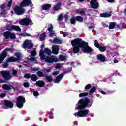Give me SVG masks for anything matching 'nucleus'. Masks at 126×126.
Masks as SVG:
<instances>
[{
    "label": "nucleus",
    "mask_w": 126,
    "mask_h": 126,
    "mask_svg": "<svg viewBox=\"0 0 126 126\" xmlns=\"http://www.w3.org/2000/svg\"><path fill=\"white\" fill-rule=\"evenodd\" d=\"M91 106H92V102L90 101V99L87 97L81 99L77 103V107H75V110H79L80 111L74 113L75 117L81 118L83 116H86L89 113V110L84 109L86 108H90Z\"/></svg>",
    "instance_id": "1"
},
{
    "label": "nucleus",
    "mask_w": 126,
    "mask_h": 126,
    "mask_svg": "<svg viewBox=\"0 0 126 126\" xmlns=\"http://www.w3.org/2000/svg\"><path fill=\"white\" fill-rule=\"evenodd\" d=\"M71 44L72 46V51L74 54H77L79 53L80 51V48L81 49V38H75L71 41Z\"/></svg>",
    "instance_id": "2"
},
{
    "label": "nucleus",
    "mask_w": 126,
    "mask_h": 126,
    "mask_svg": "<svg viewBox=\"0 0 126 126\" xmlns=\"http://www.w3.org/2000/svg\"><path fill=\"white\" fill-rule=\"evenodd\" d=\"M0 73L4 79V80L0 79V83H6L7 81H9L11 79V75H10L9 71L2 70L0 72Z\"/></svg>",
    "instance_id": "3"
},
{
    "label": "nucleus",
    "mask_w": 126,
    "mask_h": 126,
    "mask_svg": "<svg viewBox=\"0 0 126 126\" xmlns=\"http://www.w3.org/2000/svg\"><path fill=\"white\" fill-rule=\"evenodd\" d=\"M81 49L82 51L83 52V53H85V54H89L91 53H92L93 52V49L91 48L89 45L88 43L85 42L84 40H82V39L81 38Z\"/></svg>",
    "instance_id": "4"
},
{
    "label": "nucleus",
    "mask_w": 126,
    "mask_h": 126,
    "mask_svg": "<svg viewBox=\"0 0 126 126\" xmlns=\"http://www.w3.org/2000/svg\"><path fill=\"white\" fill-rule=\"evenodd\" d=\"M25 98L20 95L17 98L16 105L19 109H22L23 108V104H25Z\"/></svg>",
    "instance_id": "5"
},
{
    "label": "nucleus",
    "mask_w": 126,
    "mask_h": 126,
    "mask_svg": "<svg viewBox=\"0 0 126 126\" xmlns=\"http://www.w3.org/2000/svg\"><path fill=\"white\" fill-rule=\"evenodd\" d=\"M52 54V51L50 50V49L48 48H46L44 49V51L43 50H40L39 52V56L40 57L41 60H45V55H48L50 56Z\"/></svg>",
    "instance_id": "6"
},
{
    "label": "nucleus",
    "mask_w": 126,
    "mask_h": 126,
    "mask_svg": "<svg viewBox=\"0 0 126 126\" xmlns=\"http://www.w3.org/2000/svg\"><path fill=\"white\" fill-rule=\"evenodd\" d=\"M19 23L20 25L28 26V25H32L33 24V21L32 20H30L29 18H24L20 20Z\"/></svg>",
    "instance_id": "7"
},
{
    "label": "nucleus",
    "mask_w": 126,
    "mask_h": 126,
    "mask_svg": "<svg viewBox=\"0 0 126 126\" xmlns=\"http://www.w3.org/2000/svg\"><path fill=\"white\" fill-rule=\"evenodd\" d=\"M6 30L8 31H17L18 32H20L21 31V29L19 26H16L14 25H9L6 26Z\"/></svg>",
    "instance_id": "8"
},
{
    "label": "nucleus",
    "mask_w": 126,
    "mask_h": 126,
    "mask_svg": "<svg viewBox=\"0 0 126 126\" xmlns=\"http://www.w3.org/2000/svg\"><path fill=\"white\" fill-rule=\"evenodd\" d=\"M23 7H24L17 6L15 8H14V11L15 13L17 15H22V14H23L25 12V10H24V8H23Z\"/></svg>",
    "instance_id": "9"
},
{
    "label": "nucleus",
    "mask_w": 126,
    "mask_h": 126,
    "mask_svg": "<svg viewBox=\"0 0 126 126\" xmlns=\"http://www.w3.org/2000/svg\"><path fill=\"white\" fill-rule=\"evenodd\" d=\"M43 72L40 71H38L37 72V75H38L39 76V77H45V75L46 74V73H50V72H52V68H49V69H47V68H43Z\"/></svg>",
    "instance_id": "10"
},
{
    "label": "nucleus",
    "mask_w": 126,
    "mask_h": 126,
    "mask_svg": "<svg viewBox=\"0 0 126 126\" xmlns=\"http://www.w3.org/2000/svg\"><path fill=\"white\" fill-rule=\"evenodd\" d=\"M46 63H57L58 62V59L54 56H46L44 59Z\"/></svg>",
    "instance_id": "11"
},
{
    "label": "nucleus",
    "mask_w": 126,
    "mask_h": 126,
    "mask_svg": "<svg viewBox=\"0 0 126 126\" xmlns=\"http://www.w3.org/2000/svg\"><path fill=\"white\" fill-rule=\"evenodd\" d=\"M34 45L32 43L30 42L28 39L26 40L23 44V48L24 49H32Z\"/></svg>",
    "instance_id": "12"
},
{
    "label": "nucleus",
    "mask_w": 126,
    "mask_h": 126,
    "mask_svg": "<svg viewBox=\"0 0 126 126\" xmlns=\"http://www.w3.org/2000/svg\"><path fill=\"white\" fill-rule=\"evenodd\" d=\"M91 8L93 9H98L99 8V2L96 0H92L90 2Z\"/></svg>",
    "instance_id": "13"
},
{
    "label": "nucleus",
    "mask_w": 126,
    "mask_h": 126,
    "mask_svg": "<svg viewBox=\"0 0 126 126\" xmlns=\"http://www.w3.org/2000/svg\"><path fill=\"white\" fill-rule=\"evenodd\" d=\"M31 4V0H23L20 4L21 7H26Z\"/></svg>",
    "instance_id": "14"
},
{
    "label": "nucleus",
    "mask_w": 126,
    "mask_h": 126,
    "mask_svg": "<svg viewBox=\"0 0 126 126\" xmlns=\"http://www.w3.org/2000/svg\"><path fill=\"white\" fill-rule=\"evenodd\" d=\"M109 29H114V28H117V30L120 29V24H117L116 22H111L109 23L108 26Z\"/></svg>",
    "instance_id": "15"
},
{
    "label": "nucleus",
    "mask_w": 126,
    "mask_h": 126,
    "mask_svg": "<svg viewBox=\"0 0 126 126\" xmlns=\"http://www.w3.org/2000/svg\"><path fill=\"white\" fill-rule=\"evenodd\" d=\"M97 60L99 61V62H101V63H105V62H107V57L103 54H99L96 56Z\"/></svg>",
    "instance_id": "16"
},
{
    "label": "nucleus",
    "mask_w": 126,
    "mask_h": 126,
    "mask_svg": "<svg viewBox=\"0 0 126 126\" xmlns=\"http://www.w3.org/2000/svg\"><path fill=\"white\" fill-rule=\"evenodd\" d=\"M65 73H66V72H64L57 76L55 80H53L54 83H59L62 80V78L64 76Z\"/></svg>",
    "instance_id": "17"
},
{
    "label": "nucleus",
    "mask_w": 126,
    "mask_h": 126,
    "mask_svg": "<svg viewBox=\"0 0 126 126\" xmlns=\"http://www.w3.org/2000/svg\"><path fill=\"white\" fill-rule=\"evenodd\" d=\"M4 103L5 107L7 108H9V109L13 108V103L10 100H4Z\"/></svg>",
    "instance_id": "18"
},
{
    "label": "nucleus",
    "mask_w": 126,
    "mask_h": 126,
    "mask_svg": "<svg viewBox=\"0 0 126 126\" xmlns=\"http://www.w3.org/2000/svg\"><path fill=\"white\" fill-rule=\"evenodd\" d=\"M0 14L1 15H3V14H5V12H6L7 10L5 9L6 8V5H5V3L1 4L0 6Z\"/></svg>",
    "instance_id": "19"
},
{
    "label": "nucleus",
    "mask_w": 126,
    "mask_h": 126,
    "mask_svg": "<svg viewBox=\"0 0 126 126\" xmlns=\"http://www.w3.org/2000/svg\"><path fill=\"white\" fill-rule=\"evenodd\" d=\"M59 46L55 45L52 46V53L54 55H58L59 54Z\"/></svg>",
    "instance_id": "20"
},
{
    "label": "nucleus",
    "mask_w": 126,
    "mask_h": 126,
    "mask_svg": "<svg viewBox=\"0 0 126 126\" xmlns=\"http://www.w3.org/2000/svg\"><path fill=\"white\" fill-rule=\"evenodd\" d=\"M46 85V83L43 80H38L36 82L35 85L38 86V87H44Z\"/></svg>",
    "instance_id": "21"
},
{
    "label": "nucleus",
    "mask_w": 126,
    "mask_h": 126,
    "mask_svg": "<svg viewBox=\"0 0 126 126\" xmlns=\"http://www.w3.org/2000/svg\"><path fill=\"white\" fill-rule=\"evenodd\" d=\"M2 88L4 90L9 91V90H11V89H14V87L12 86V85L8 86L7 84H4L3 85Z\"/></svg>",
    "instance_id": "22"
},
{
    "label": "nucleus",
    "mask_w": 126,
    "mask_h": 126,
    "mask_svg": "<svg viewBox=\"0 0 126 126\" xmlns=\"http://www.w3.org/2000/svg\"><path fill=\"white\" fill-rule=\"evenodd\" d=\"M51 7H52V5L51 4H47L42 5L41 8L42 10L49 11L51 9Z\"/></svg>",
    "instance_id": "23"
},
{
    "label": "nucleus",
    "mask_w": 126,
    "mask_h": 126,
    "mask_svg": "<svg viewBox=\"0 0 126 126\" xmlns=\"http://www.w3.org/2000/svg\"><path fill=\"white\" fill-rule=\"evenodd\" d=\"M44 78L48 82H52L54 81V79H53V76L49 75L47 74H44Z\"/></svg>",
    "instance_id": "24"
},
{
    "label": "nucleus",
    "mask_w": 126,
    "mask_h": 126,
    "mask_svg": "<svg viewBox=\"0 0 126 126\" xmlns=\"http://www.w3.org/2000/svg\"><path fill=\"white\" fill-rule=\"evenodd\" d=\"M10 31H7L4 33H3V35L5 37V39H6V40L9 39V37H10V34L11 33V32Z\"/></svg>",
    "instance_id": "25"
},
{
    "label": "nucleus",
    "mask_w": 126,
    "mask_h": 126,
    "mask_svg": "<svg viewBox=\"0 0 126 126\" xmlns=\"http://www.w3.org/2000/svg\"><path fill=\"white\" fill-rule=\"evenodd\" d=\"M18 59L13 57H10L6 60V63H13V62H17Z\"/></svg>",
    "instance_id": "26"
},
{
    "label": "nucleus",
    "mask_w": 126,
    "mask_h": 126,
    "mask_svg": "<svg viewBox=\"0 0 126 126\" xmlns=\"http://www.w3.org/2000/svg\"><path fill=\"white\" fill-rule=\"evenodd\" d=\"M52 43L53 44H56L58 45H62V40L59 38H54Z\"/></svg>",
    "instance_id": "27"
},
{
    "label": "nucleus",
    "mask_w": 126,
    "mask_h": 126,
    "mask_svg": "<svg viewBox=\"0 0 126 126\" xmlns=\"http://www.w3.org/2000/svg\"><path fill=\"white\" fill-rule=\"evenodd\" d=\"M100 17H103L104 18L111 17L112 16V14L111 13H108L107 12L101 13L100 15Z\"/></svg>",
    "instance_id": "28"
},
{
    "label": "nucleus",
    "mask_w": 126,
    "mask_h": 126,
    "mask_svg": "<svg viewBox=\"0 0 126 126\" xmlns=\"http://www.w3.org/2000/svg\"><path fill=\"white\" fill-rule=\"evenodd\" d=\"M7 56V52H6L5 51L3 50L0 55V59L4 60L6 56Z\"/></svg>",
    "instance_id": "29"
},
{
    "label": "nucleus",
    "mask_w": 126,
    "mask_h": 126,
    "mask_svg": "<svg viewBox=\"0 0 126 126\" xmlns=\"http://www.w3.org/2000/svg\"><path fill=\"white\" fill-rule=\"evenodd\" d=\"M62 6V3L59 2L55 5L54 7L55 11H58L59 9H61V6Z\"/></svg>",
    "instance_id": "30"
},
{
    "label": "nucleus",
    "mask_w": 126,
    "mask_h": 126,
    "mask_svg": "<svg viewBox=\"0 0 126 126\" xmlns=\"http://www.w3.org/2000/svg\"><path fill=\"white\" fill-rule=\"evenodd\" d=\"M75 18H76V21H78V22H83V17L80 16H77Z\"/></svg>",
    "instance_id": "31"
},
{
    "label": "nucleus",
    "mask_w": 126,
    "mask_h": 126,
    "mask_svg": "<svg viewBox=\"0 0 126 126\" xmlns=\"http://www.w3.org/2000/svg\"><path fill=\"white\" fill-rule=\"evenodd\" d=\"M97 91V87L96 86L93 87L89 91L90 94H92L94 92H96Z\"/></svg>",
    "instance_id": "32"
},
{
    "label": "nucleus",
    "mask_w": 126,
    "mask_h": 126,
    "mask_svg": "<svg viewBox=\"0 0 126 126\" xmlns=\"http://www.w3.org/2000/svg\"><path fill=\"white\" fill-rule=\"evenodd\" d=\"M31 79L32 81H37V80H38V77H37V76L35 74H33L32 75Z\"/></svg>",
    "instance_id": "33"
},
{
    "label": "nucleus",
    "mask_w": 126,
    "mask_h": 126,
    "mask_svg": "<svg viewBox=\"0 0 126 126\" xmlns=\"http://www.w3.org/2000/svg\"><path fill=\"white\" fill-rule=\"evenodd\" d=\"M86 96H88V93L87 92L81 93L79 94V97L80 98L86 97Z\"/></svg>",
    "instance_id": "34"
},
{
    "label": "nucleus",
    "mask_w": 126,
    "mask_h": 126,
    "mask_svg": "<svg viewBox=\"0 0 126 126\" xmlns=\"http://www.w3.org/2000/svg\"><path fill=\"white\" fill-rule=\"evenodd\" d=\"M99 50L100 51V52H105L106 51V50H107V46H100L98 48Z\"/></svg>",
    "instance_id": "35"
},
{
    "label": "nucleus",
    "mask_w": 126,
    "mask_h": 126,
    "mask_svg": "<svg viewBox=\"0 0 126 126\" xmlns=\"http://www.w3.org/2000/svg\"><path fill=\"white\" fill-rule=\"evenodd\" d=\"M76 21V19L75 18V17L71 18L70 23L71 24H73L74 25H75V24H76V23H75Z\"/></svg>",
    "instance_id": "36"
},
{
    "label": "nucleus",
    "mask_w": 126,
    "mask_h": 126,
    "mask_svg": "<svg viewBox=\"0 0 126 126\" xmlns=\"http://www.w3.org/2000/svg\"><path fill=\"white\" fill-rule=\"evenodd\" d=\"M45 38H46V33L44 32L40 36V40L44 41V40H45Z\"/></svg>",
    "instance_id": "37"
},
{
    "label": "nucleus",
    "mask_w": 126,
    "mask_h": 126,
    "mask_svg": "<svg viewBox=\"0 0 126 126\" xmlns=\"http://www.w3.org/2000/svg\"><path fill=\"white\" fill-rule=\"evenodd\" d=\"M76 13H77V14H81V15H84L86 13L85 11L83 10H77Z\"/></svg>",
    "instance_id": "38"
},
{
    "label": "nucleus",
    "mask_w": 126,
    "mask_h": 126,
    "mask_svg": "<svg viewBox=\"0 0 126 126\" xmlns=\"http://www.w3.org/2000/svg\"><path fill=\"white\" fill-rule=\"evenodd\" d=\"M9 38L10 39H11V40H14V39H16V36L14 33L11 32V34H10Z\"/></svg>",
    "instance_id": "39"
},
{
    "label": "nucleus",
    "mask_w": 126,
    "mask_h": 126,
    "mask_svg": "<svg viewBox=\"0 0 126 126\" xmlns=\"http://www.w3.org/2000/svg\"><path fill=\"white\" fill-rule=\"evenodd\" d=\"M49 27H48V31H49V32H52L54 31H53V29H54V27L53 26V25H52V24L49 25Z\"/></svg>",
    "instance_id": "40"
},
{
    "label": "nucleus",
    "mask_w": 126,
    "mask_h": 126,
    "mask_svg": "<svg viewBox=\"0 0 126 126\" xmlns=\"http://www.w3.org/2000/svg\"><path fill=\"white\" fill-rule=\"evenodd\" d=\"M94 46L96 47V48H97L99 49V47H100V44L98 42V41L97 40H94Z\"/></svg>",
    "instance_id": "41"
},
{
    "label": "nucleus",
    "mask_w": 126,
    "mask_h": 126,
    "mask_svg": "<svg viewBox=\"0 0 126 126\" xmlns=\"http://www.w3.org/2000/svg\"><path fill=\"white\" fill-rule=\"evenodd\" d=\"M59 59L60 61H63L65 60V56L63 55H60L59 56Z\"/></svg>",
    "instance_id": "42"
},
{
    "label": "nucleus",
    "mask_w": 126,
    "mask_h": 126,
    "mask_svg": "<svg viewBox=\"0 0 126 126\" xmlns=\"http://www.w3.org/2000/svg\"><path fill=\"white\" fill-rule=\"evenodd\" d=\"M91 87H92V86H91V84H88L87 85H86V86L85 87V89L86 90H88L89 89H90Z\"/></svg>",
    "instance_id": "43"
},
{
    "label": "nucleus",
    "mask_w": 126,
    "mask_h": 126,
    "mask_svg": "<svg viewBox=\"0 0 126 126\" xmlns=\"http://www.w3.org/2000/svg\"><path fill=\"white\" fill-rule=\"evenodd\" d=\"M24 78H27V79H29V78H31V74H30V73L25 74L24 75Z\"/></svg>",
    "instance_id": "44"
},
{
    "label": "nucleus",
    "mask_w": 126,
    "mask_h": 126,
    "mask_svg": "<svg viewBox=\"0 0 126 126\" xmlns=\"http://www.w3.org/2000/svg\"><path fill=\"white\" fill-rule=\"evenodd\" d=\"M31 54L32 55V57H35L36 55H37V52L35 50H33L31 52Z\"/></svg>",
    "instance_id": "45"
},
{
    "label": "nucleus",
    "mask_w": 126,
    "mask_h": 126,
    "mask_svg": "<svg viewBox=\"0 0 126 126\" xmlns=\"http://www.w3.org/2000/svg\"><path fill=\"white\" fill-rule=\"evenodd\" d=\"M29 85H30V84H29V83H28V82H25L23 84V86L26 88H28V87H29Z\"/></svg>",
    "instance_id": "46"
},
{
    "label": "nucleus",
    "mask_w": 126,
    "mask_h": 126,
    "mask_svg": "<svg viewBox=\"0 0 126 126\" xmlns=\"http://www.w3.org/2000/svg\"><path fill=\"white\" fill-rule=\"evenodd\" d=\"M55 35L56 33L54 31L50 32H49L50 37H54V36H55Z\"/></svg>",
    "instance_id": "47"
},
{
    "label": "nucleus",
    "mask_w": 126,
    "mask_h": 126,
    "mask_svg": "<svg viewBox=\"0 0 126 126\" xmlns=\"http://www.w3.org/2000/svg\"><path fill=\"white\" fill-rule=\"evenodd\" d=\"M33 95L34 97H38L39 96V92L37 91H33Z\"/></svg>",
    "instance_id": "48"
},
{
    "label": "nucleus",
    "mask_w": 126,
    "mask_h": 126,
    "mask_svg": "<svg viewBox=\"0 0 126 126\" xmlns=\"http://www.w3.org/2000/svg\"><path fill=\"white\" fill-rule=\"evenodd\" d=\"M21 36H23V37H31V35L30 34H28V33H22L21 34Z\"/></svg>",
    "instance_id": "49"
},
{
    "label": "nucleus",
    "mask_w": 126,
    "mask_h": 126,
    "mask_svg": "<svg viewBox=\"0 0 126 126\" xmlns=\"http://www.w3.org/2000/svg\"><path fill=\"white\" fill-rule=\"evenodd\" d=\"M5 52H7L8 51H10V52H13V49L11 48H7L4 50Z\"/></svg>",
    "instance_id": "50"
},
{
    "label": "nucleus",
    "mask_w": 126,
    "mask_h": 126,
    "mask_svg": "<svg viewBox=\"0 0 126 126\" xmlns=\"http://www.w3.org/2000/svg\"><path fill=\"white\" fill-rule=\"evenodd\" d=\"M63 15L60 14L58 16V19L59 21H61V20H63Z\"/></svg>",
    "instance_id": "51"
},
{
    "label": "nucleus",
    "mask_w": 126,
    "mask_h": 126,
    "mask_svg": "<svg viewBox=\"0 0 126 126\" xmlns=\"http://www.w3.org/2000/svg\"><path fill=\"white\" fill-rule=\"evenodd\" d=\"M8 65H9L8 63H5L2 64V67L3 68H7V67H8Z\"/></svg>",
    "instance_id": "52"
},
{
    "label": "nucleus",
    "mask_w": 126,
    "mask_h": 126,
    "mask_svg": "<svg viewBox=\"0 0 126 126\" xmlns=\"http://www.w3.org/2000/svg\"><path fill=\"white\" fill-rule=\"evenodd\" d=\"M12 4V0H10L7 4V7H11Z\"/></svg>",
    "instance_id": "53"
},
{
    "label": "nucleus",
    "mask_w": 126,
    "mask_h": 126,
    "mask_svg": "<svg viewBox=\"0 0 126 126\" xmlns=\"http://www.w3.org/2000/svg\"><path fill=\"white\" fill-rule=\"evenodd\" d=\"M15 56L18 58V59H19V58H20V56H21V55L20 54V53H19V52H17L15 53Z\"/></svg>",
    "instance_id": "54"
},
{
    "label": "nucleus",
    "mask_w": 126,
    "mask_h": 126,
    "mask_svg": "<svg viewBox=\"0 0 126 126\" xmlns=\"http://www.w3.org/2000/svg\"><path fill=\"white\" fill-rule=\"evenodd\" d=\"M6 96V94L2 93L0 94V98H4Z\"/></svg>",
    "instance_id": "55"
},
{
    "label": "nucleus",
    "mask_w": 126,
    "mask_h": 126,
    "mask_svg": "<svg viewBox=\"0 0 126 126\" xmlns=\"http://www.w3.org/2000/svg\"><path fill=\"white\" fill-rule=\"evenodd\" d=\"M59 73L60 72L59 71H54L52 73V75L56 76L58 75V74H59Z\"/></svg>",
    "instance_id": "56"
},
{
    "label": "nucleus",
    "mask_w": 126,
    "mask_h": 126,
    "mask_svg": "<svg viewBox=\"0 0 126 126\" xmlns=\"http://www.w3.org/2000/svg\"><path fill=\"white\" fill-rule=\"evenodd\" d=\"M12 74L13 75H16V74H17V70H12Z\"/></svg>",
    "instance_id": "57"
},
{
    "label": "nucleus",
    "mask_w": 126,
    "mask_h": 126,
    "mask_svg": "<svg viewBox=\"0 0 126 126\" xmlns=\"http://www.w3.org/2000/svg\"><path fill=\"white\" fill-rule=\"evenodd\" d=\"M40 69L39 68H33L32 71H39Z\"/></svg>",
    "instance_id": "58"
},
{
    "label": "nucleus",
    "mask_w": 126,
    "mask_h": 126,
    "mask_svg": "<svg viewBox=\"0 0 126 126\" xmlns=\"http://www.w3.org/2000/svg\"><path fill=\"white\" fill-rule=\"evenodd\" d=\"M29 60L32 61H36V58L35 57H31L30 58Z\"/></svg>",
    "instance_id": "59"
},
{
    "label": "nucleus",
    "mask_w": 126,
    "mask_h": 126,
    "mask_svg": "<svg viewBox=\"0 0 126 126\" xmlns=\"http://www.w3.org/2000/svg\"><path fill=\"white\" fill-rule=\"evenodd\" d=\"M55 68H57V69H60V68H61V64H57V65H56V67H55Z\"/></svg>",
    "instance_id": "60"
},
{
    "label": "nucleus",
    "mask_w": 126,
    "mask_h": 126,
    "mask_svg": "<svg viewBox=\"0 0 126 126\" xmlns=\"http://www.w3.org/2000/svg\"><path fill=\"white\" fill-rule=\"evenodd\" d=\"M122 27L121 29H124V28H126V27L125 26V23H122L121 24Z\"/></svg>",
    "instance_id": "61"
},
{
    "label": "nucleus",
    "mask_w": 126,
    "mask_h": 126,
    "mask_svg": "<svg viewBox=\"0 0 126 126\" xmlns=\"http://www.w3.org/2000/svg\"><path fill=\"white\" fill-rule=\"evenodd\" d=\"M107 1L108 2H111V3H113V2H115V0H107Z\"/></svg>",
    "instance_id": "62"
},
{
    "label": "nucleus",
    "mask_w": 126,
    "mask_h": 126,
    "mask_svg": "<svg viewBox=\"0 0 126 126\" xmlns=\"http://www.w3.org/2000/svg\"><path fill=\"white\" fill-rule=\"evenodd\" d=\"M100 92H101V93H102V94H103L104 95H106V94H107V93H106L104 91H100Z\"/></svg>",
    "instance_id": "63"
},
{
    "label": "nucleus",
    "mask_w": 126,
    "mask_h": 126,
    "mask_svg": "<svg viewBox=\"0 0 126 126\" xmlns=\"http://www.w3.org/2000/svg\"><path fill=\"white\" fill-rule=\"evenodd\" d=\"M103 26H104V27H109V26L106 24H103Z\"/></svg>",
    "instance_id": "64"
}]
</instances>
